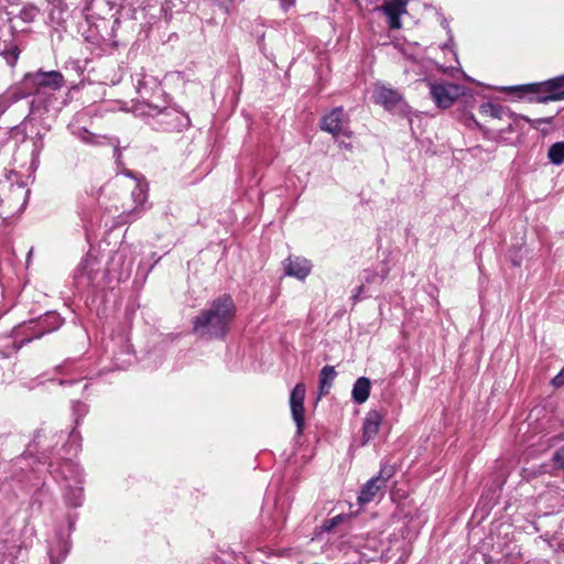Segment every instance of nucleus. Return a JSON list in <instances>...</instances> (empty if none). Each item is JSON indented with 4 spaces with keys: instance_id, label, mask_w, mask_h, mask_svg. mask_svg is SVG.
<instances>
[{
    "instance_id": "obj_1",
    "label": "nucleus",
    "mask_w": 564,
    "mask_h": 564,
    "mask_svg": "<svg viewBox=\"0 0 564 564\" xmlns=\"http://www.w3.org/2000/svg\"><path fill=\"white\" fill-rule=\"evenodd\" d=\"M236 313L232 299L224 294L212 302L193 321V334L199 338L223 339Z\"/></svg>"
},
{
    "instance_id": "obj_2",
    "label": "nucleus",
    "mask_w": 564,
    "mask_h": 564,
    "mask_svg": "<svg viewBox=\"0 0 564 564\" xmlns=\"http://www.w3.org/2000/svg\"><path fill=\"white\" fill-rule=\"evenodd\" d=\"M65 86V78L58 70L26 73L13 94L15 100L29 96H47Z\"/></svg>"
},
{
    "instance_id": "obj_3",
    "label": "nucleus",
    "mask_w": 564,
    "mask_h": 564,
    "mask_svg": "<svg viewBox=\"0 0 564 564\" xmlns=\"http://www.w3.org/2000/svg\"><path fill=\"white\" fill-rule=\"evenodd\" d=\"M517 93L520 97L529 95L531 101L547 102L564 99V75L555 78L527 85L512 86L507 88Z\"/></svg>"
},
{
    "instance_id": "obj_4",
    "label": "nucleus",
    "mask_w": 564,
    "mask_h": 564,
    "mask_svg": "<svg viewBox=\"0 0 564 564\" xmlns=\"http://www.w3.org/2000/svg\"><path fill=\"white\" fill-rule=\"evenodd\" d=\"M430 95L441 109L449 108L462 95V87L453 83L430 82Z\"/></svg>"
},
{
    "instance_id": "obj_5",
    "label": "nucleus",
    "mask_w": 564,
    "mask_h": 564,
    "mask_svg": "<svg viewBox=\"0 0 564 564\" xmlns=\"http://www.w3.org/2000/svg\"><path fill=\"white\" fill-rule=\"evenodd\" d=\"M321 128L335 139L340 137L351 138L352 135L348 117L341 107H337L327 113L322 120Z\"/></svg>"
},
{
    "instance_id": "obj_6",
    "label": "nucleus",
    "mask_w": 564,
    "mask_h": 564,
    "mask_svg": "<svg viewBox=\"0 0 564 564\" xmlns=\"http://www.w3.org/2000/svg\"><path fill=\"white\" fill-rule=\"evenodd\" d=\"M306 395V387L303 382L297 383L290 394V409L292 419L296 425V433L301 435L305 429V408L304 400Z\"/></svg>"
},
{
    "instance_id": "obj_7",
    "label": "nucleus",
    "mask_w": 564,
    "mask_h": 564,
    "mask_svg": "<svg viewBox=\"0 0 564 564\" xmlns=\"http://www.w3.org/2000/svg\"><path fill=\"white\" fill-rule=\"evenodd\" d=\"M373 99L376 104L381 105L387 110L397 108L403 101V98L398 90L384 85L376 86L373 90Z\"/></svg>"
},
{
    "instance_id": "obj_8",
    "label": "nucleus",
    "mask_w": 564,
    "mask_h": 564,
    "mask_svg": "<svg viewBox=\"0 0 564 564\" xmlns=\"http://www.w3.org/2000/svg\"><path fill=\"white\" fill-rule=\"evenodd\" d=\"M312 271L310 260L301 257H289L285 261V273L299 280H305Z\"/></svg>"
},
{
    "instance_id": "obj_9",
    "label": "nucleus",
    "mask_w": 564,
    "mask_h": 564,
    "mask_svg": "<svg viewBox=\"0 0 564 564\" xmlns=\"http://www.w3.org/2000/svg\"><path fill=\"white\" fill-rule=\"evenodd\" d=\"M408 0H390L381 10L389 19V25L391 29H400L401 21L400 15L406 12Z\"/></svg>"
},
{
    "instance_id": "obj_10",
    "label": "nucleus",
    "mask_w": 564,
    "mask_h": 564,
    "mask_svg": "<svg viewBox=\"0 0 564 564\" xmlns=\"http://www.w3.org/2000/svg\"><path fill=\"white\" fill-rule=\"evenodd\" d=\"M382 415L378 411H370L364 422V444L372 440L379 431Z\"/></svg>"
},
{
    "instance_id": "obj_11",
    "label": "nucleus",
    "mask_w": 564,
    "mask_h": 564,
    "mask_svg": "<svg viewBox=\"0 0 564 564\" xmlns=\"http://www.w3.org/2000/svg\"><path fill=\"white\" fill-rule=\"evenodd\" d=\"M371 382L366 377H360L356 380L351 391V398L355 403H365L370 394Z\"/></svg>"
},
{
    "instance_id": "obj_12",
    "label": "nucleus",
    "mask_w": 564,
    "mask_h": 564,
    "mask_svg": "<svg viewBox=\"0 0 564 564\" xmlns=\"http://www.w3.org/2000/svg\"><path fill=\"white\" fill-rule=\"evenodd\" d=\"M336 377L337 372L333 366H325L322 368L318 378L319 397H324L329 393Z\"/></svg>"
},
{
    "instance_id": "obj_13",
    "label": "nucleus",
    "mask_w": 564,
    "mask_h": 564,
    "mask_svg": "<svg viewBox=\"0 0 564 564\" xmlns=\"http://www.w3.org/2000/svg\"><path fill=\"white\" fill-rule=\"evenodd\" d=\"M379 478L369 479L362 487L358 496L360 505L369 503L375 499L381 488H384L379 481Z\"/></svg>"
},
{
    "instance_id": "obj_14",
    "label": "nucleus",
    "mask_w": 564,
    "mask_h": 564,
    "mask_svg": "<svg viewBox=\"0 0 564 564\" xmlns=\"http://www.w3.org/2000/svg\"><path fill=\"white\" fill-rule=\"evenodd\" d=\"M131 196L133 200L137 203V206L128 214L120 215V218H122V223L137 219L140 216V206H142L147 199V194L141 185H135L134 189L131 193Z\"/></svg>"
},
{
    "instance_id": "obj_15",
    "label": "nucleus",
    "mask_w": 564,
    "mask_h": 564,
    "mask_svg": "<svg viewBox=\"0 0 564 564\" xmlns=\"http://www.w3.org/2000/svg\"><path fill=\"white\" fill-rule=\"evenodd\" d=\"M388 275V270L384 268L381 271L365 270L361 275L364 284H381Z\"/></svg>"
},
{
    "instance_id": "obj_16",
    "label": "nucleus",
    "mask_w": 564,
    "mask_h": 564,
    "mask_svg": "<svg viewBox=\"0 0 564 564\" xmlns=\"http://www.w3.org/2000/svg\"><path fill=\"white\" fill-rule=\"evenodd\" d=\"M547 159L554 165H561L564 162V141L555 142L549 148Z\"/></svg>"
},
{
    "instance_id": "obj_17",
    "label": "nucleus",
    "mask_w": 564,
    "mask_h": 564,
    "mask_svg": "<svg viewBox=\"0 0 564 564\" xmlns=\"http://www.w3.org/2000/svg\"><path fill=\"white\" fill-rule=\"evenodd\" d=\"M479 112L484 116H489L492 118H502L505 113V108L500 105H496L492 102H485L480 105Z\"/></svg>"
},
{
    "instance_id": "obj_18",
    "label": "nucleus",
    "mask_w": 564,
    "mask_h": 564,
    "mask_svg": "<svg viewBox=\"0 0 564 564\" xmlns=\"http://www.w3.org/2000/svg\"><path fill=\"white\" fill-rule=\"evenodd\" d=\"M39 13V10L36 7L34 6H25L21 11H20V14H19V18L25 22V23H30L32 21H34V19L36 18Z\"/></svg>"
},
{
    "instance_id": "obj_19",
    "label": "nucleus",
    "mask_w": 564,
    "mask_h": 564,
    "mask_svg": "<svg viewBox=\"0 0 564 564\" xmlns=\"http://www.w3.org/2000/svg\"><path fill=\"white\" fill-rule=\"evenodd\" d=\"M393 476V468L390 466H384L381 468L378 476L373 478H379L378 481L386 487V482Z\"/></svg>"
},
{
    "instance_id": "obj_20",
    "label": "nucleus",
    "mask_w": 564,
    "mask_h": 564,
    "mask_svg": "<svg viewBox=\"0 0 564 564\" xmlns=\"http://www.w3.org/2000/svg\"><path fill=\"white\" fill-rule=\"evenodd\" d=\"M343 519V516H336L324 523V529L326 531H330L333 528H335Z\"/></svg>"
},
{
    "instance_id": "obj_21",
    "label": "nucleus",
    "mask_w": 564,
    "mask_h": 564,
    "mask_svg": "<svg viewBox=\"0 0 564 564\" xmlns=\"http://www.w3.org/2000/svg\"><path fill=\"white\" fill-rule=\"evenodd\" d=\"M552 384L556 388L564 386V369H561V371L552 379Z\"/></svg>"
},
{
    "instance_id": "obj_22",
    "label": "nucleus",
    "mask_w": 564,
    "mask_h": 564,
    "mask_svg": "<svg viewBox=\"0 0 564 564\" xmlns=\"http://www.w3.org/2000/svg\"><path fill=\"white\" fill-rule=\"evenodd\" d=\"M364 290H365V284L361 283L359 286L356 288L355 292L351 295V300L354 302L359 301L361 295H362V293H364Z\"/></svg>"
},
{
    "instance_id": "obj_23",
    "label": "nucleus",
    "mask_w": 564,
    "mask_h": 564,
    "mask_svg": "<svg viewBox=\"0 0 564 564\" xmlns=\"http://www.w3.org/2000/svg\"><path fill=\"white\" fill-rule=\"evenodd\" d=\"M44 322H45V321H43V322H41V323H40V325H41V330H39V332L33 336V337L28 338V339H25L24 341L29 343V341H31L33 338H40V337H42L45 333L51 332V329H48V328H45V327H44Z\"/></svg>"
},
{
    "instance_id": "obj_24",
    "label": "nucleus",
    "mask_w": 564,
    "mask_h": 564,
    "mask_svg": "<svg viewBox=\"0 0 564 564\" xmlns=\"http://www.w3.org/2000/svg\"><path fill=\"white\" fill-rule=\"evenodd\" d=\"M188 124V117L184 113H181L180 121L177 122V127H183Z\"/></svg>"
},
{
    "instance_id": "obj_25",
    "label": "nucleus",
    "mask_w": 564,
    "mask_h": 564,
    "mask_svg": "<svg viewBox=\"0 0 564 564\" xmlns=\"http://www.w3.org/2000/svg\"><path fill=\"white\" fill-rule=\"evenodd\" d=\"M40 106H42V101L37 99H33L31 101V112H33L35 109H37Z\"/></svg>"
},
{
    "instance_id": "obj_26",
    "label": "nucleus",
    "mask_w": 564,
    "mask_h": 564,
    "mask_svg": "<svg viewBox=\"0 0 564 564\" xmlns=\"http://www.w3.org/2000/svg\"><path fill=\"white\" fill-rule=\"evenodd\" d=\"M18 56H19L18 48L14 47V50L10 54V57L12 58V63H14L18 59Z\"/></svg>"
},
{
    "instance_id": "obj_27",
    "label": "nucleus",
    "mask_w": 564,
    "mask_h": 564,
    "mask_svg": "<svg viewBox=\"0 0 564 564\" xmlns=\"http://www.w3.org/2000/svg\"><path fill=\"white\" fill-rule=\"evenodd\" d=\"M72 505H73L74 507H77V506H79V505H80V491H78V492H77V495H76V497H75L74 501L72 502Z\"/></svg>"
},
{
    "instance_id": "obj_28",
    "label": "nucleus",
    "mask_w": 564,
    "mask_h": 564,
    "mask_svg": "<svg viewBox=\"0 0 564 564\" xmlns=\"http://www.w3.org/2000/svg\"><path fill=\"white\" fill-rule=\"evenodd\" d=\"M70 465V462H65V467H68Z\"/></svg>"
},
{
    "instance_id": "obj_29",
    "label": "nucleus",
    "mask_w": 564,
    "mask_h": 564,
    "mask_svg": "<svg viewBox=\"0 0 564 564\" xmlns=\"http://www.w3.org/2000/svg\"><path fill=\"white\" fill-rule=\"evenodd\" d=\"M345 148L350 149L351 145L347 143V144H345Z\"/></svg>"
}]
</instances>
